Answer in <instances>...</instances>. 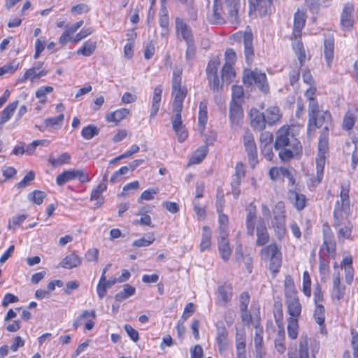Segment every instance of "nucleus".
Masks as SVG:
<instances>
[{"mask_svg":"<svg viewBox=\"0 0 358 358\" xmlns=\"http://www.w3.org/2000/svg\"><path fill=\"white\" fill-rule=\"evenodd\" d=\"M129 168L127 166H122L118 171H116L110 178V182L115 183L120 180V178L128 173Z\"/></svg>","mask_w":358,"mask_h":358,"instance_id":"nucleus-62","label":"nucleus"},{"mask_svg":"<svg viewBox=\"0 0 358 358\" xmlns=\"http://www.w3.org/2000/svg\"><path fill=\"white\" fill-rule=\"evenodd\" d=\"M357 119V110L355 108H350L346 112L343 120V129L346 131L351 130Z\"/></svg>","mask_w":358,"mask_h":358,"instance_id":"nucleus-25","label":"nucleus"},{"mask_svg":"<svg viewBox=\"0 0 358 358\" xmlns=\"http://www.w3.org/2000/svg\"><path fill=\"white\" fill-rule=\"evenodd\" d=\"M46 74V71H40L36 70L34 67L28 69L22 78L20 79L21 82H23L26 80H30L33 81L36 78H40L44 76Z\"/></svg>","mask_w":358,"mask_h":358,"instance_id":"nucleus-48","label":"nucleus"},{"mask_svg":"<svg viewBox=\"0 0 358 358\" xmlns=\"http://www.w3.org/2000/svg\"><path fill=\"white\" fill-rule=\"evenodd\" d=\"M212 233L210 228L207 226L203 227L202 238L200 244V250L201 252L208 249L211 245Z\"/></svg>","mask_w":358,"mask_h":358,"instance_id":"nucleus-41","label":"nucleus"},{"mask_svg":"<svg viewBox=\"0 0 358 358\" xmlns=\"http://www.w3.org/2000/svg\"><path fill=\"white\" fill-rule=\"evenodd\" d=\"M285 295L286 296L297 295L293 278L290 275H286L285 282Z\"/></svg>","mask_w":358,"mask_h":358,"instance_id":"nucleus-47","label":"nucleus"},{"mask_svg":"<svg viewBox=\"0 0 358 358\" xmlns=\"http://www.w3.org/2000/svg\"><path fill=\"white\" fill-rule=\"evenodd\" d=\"M320 348L318 341L313 338H308L306 334H302L299 341V358H316Z\"/></svg>","mask_w":358,"mask_h":358,"instance_id":"nucleus-6","label":"nucleus"},{"mask_svg":"<svg viewBox=\"0 0 358 358\" xmlns=\"http://www.w3.org/2000/svg\"><path fill=\"white\" fill-rule=\"evenodd\" d=\"M240 0H214L213 13L208 15V21L212 24H223L227 21L233 24L240 22Z\"/></svg>","mask_w":358,"mask_h":358,"instance_id":"nucleus-3","label":"nucleus"},{"mask_svg":"<svg viewBox=\"0 0 358 358\" xmlns=\"http://www.w3.org/2000/svg\"><path fill=\"white\" fill-rule=\"evenodd\" d=\"M218 248L222 259L224 261L229 260L231 255V249L229 246V241H218Z\"/></svg>","mask_w":358,"mask_h":358,"instance_id":"nucleus-46","label":"nucleus"},{"mask_svg":"<svg viewBox=\"0 0 358 358\" xmlns=\"http://www.w3.org/2000/svg\"><path fill=\"white\" fill-rule=\"evenodd\" d=\"M83 24V21L80 20L75 24L66 27L65 31L62 33L59 38V42L61 44H65L71 38V35L76 33Z\"/></svg>","mask_w":358,"mask_h":358,"instance_id":"nucleus-29","label":"nucleus"},{"mask_svg":"<svg viewBox=\"0 0 358 358\" xmlns=\"http://www.w3.org/2000/svg\"><path fill=\"white\" fill-rule=\"evenodd\" d=\"M81 257L77 255L75 252H73L66 256L62 259L59 265L63 268L71 269L75 267H78L81 264Z\"/></svg>","mask_w":358,"mask_h":358,"instance_id":"nucleus-27","label":"nucleus"},{"mask_svg":"<svg viewBox=\"0 0 358 358\" xmlns=\"http://www.w3.org/2000/svg\"><path fill=\"white\" fill-rule=\"evenodd\" d=\"M265 117L267 124L273 125L280 120L282 114L279 108L276 106H271L266 110Z\"/></svg>","mask_w":358,"mask_h":358,"instance_id":"nucleus-33","label":"nucleus"},{"mask_svg":"<svg viewBox=\"0 0 358 358\" xmlns=\"http://www.w3.org/2000/svg\"><path fill=\"white\" fill-rule=\"evenodd\" d=\"M107 188V184H105V182H101L99 184V185L96 187V189H93L91 194V200H102V192L105 191Z\"/></svg>","mask_w":358,"mask_h":358,"instance_id":"nucleus-57","label":"nucleus"},{"mask_svg":"<svg viewBox=\"0 0 358 358\" xmlns=\"http://www.w3.org/2000/svg\"><path fill=\"white\" fill-rule=\"evenodd\" d=\"M161 101H162V91H159L158 92H155L153 95L152 100V106H151V110H150V119H154L161 105Z\"/></svg>","mask_w":358,"mask_h":358,"instance_id":"nucleus-43","label":"nucleus"},{"mask_svg":"<svg viewBox=\"0 0 358 358\" xmlns=\"http://www.w3.org/2000/svg\"><path fill=\"white\" fill-rule=\"evenodd\" d=\"M135 292H136V289L134 287H133L129 284H126L124 286L123 290L121 291L120 292L117 293L115 296V299L117 301H122L125 300L126 299H127L128 297L133 296L135 294Z\"/></svg>","mask_w":358,"mask_h":358,"instance_id":"nucleus-45","label":"nucleus"},{"mask_svg":"<svg viewBox=\"0 0 358 358\" xmlns=\"http://www.w3.org/2000/svg\"><path fill=\"white\" fill-rule=\"evenodd\" d=\"M257 241L256 245L263 246L269 242L270 235L267 229L266 224L264 219L259 217L257 219V224L255 225Z\"/></svg>","mask_w":358,"mask_h":358,"instance_id":"nucleus-14","label":"nucleus"},{"mask_svg":"<svg viewBox=\"0 0 358 358\" xmlns=\"http://www.w3.org/2000/svg\"><path fill=\"white\" fill-rule=\"evenodd\" d=\"M255 329V336L254 339L255 348H263V329L262 327H259V322H257Z\"/></svg>","mask_w":358,"mask_h":358,"instance_id":"nucleus-58","label":"nucleus"},{"mask_svg":"<svg viewBox=\"0 0 358 358\" xmlns=\"http://www.w3.org/2000/svg\"><path fill=\"white\" fill-rule=\"evenodd\" d=\"M187 48L186 50V60L189 64H192L196 55V48L194 46V41H192L189 43H187Z\"/></svg>","mask_w":358,"mask_h":358,"instance_id":"nucleus-59","label":"nucleus"},{"mask_svg":"<svg viewBox=\"0 0 358 358\" xmlns=\"http://www.w3.org/2000/svg\"><path fill=\"white\" fill-rule=\"evenodd\" d=\"M99 132V129L96 126L90 124L83 129L81 135L85 139L90 140L98 135Z\"/></svg>","mask_w":358,"mask_h":358,"instance_id":"nucleus-50","label":"nucleus"},{"mask_svg":"<svg viewBox=\"0 0 358 358\" xmlns=\"http://www.w3.org/2000/svg\"><path fill=\"white\" fill-rule=\"evenodd\" d=\"M75 179L79 180L82 183L90 181V178L83 169H69L58 175L56 182L57 185L62 186L67 182Z\"/></svg>","mask_w":358,"mask_h":358,"instance_id":"nucleus-10","label":"nucleus"},{"mask_svg":"<svg viewBox=\"0 0 358 358\" xmlns=\"http://www.w3.org/2000/svg\"><path fill=\"white\" fill-rule=\"evenodd\" d=\"M243 143L248 153L250 164L254 167L257 163V150L252 134L246 131L243 136Z\"/></svg>","mask_w":358,"mask_h":358,"instance_id":"nucleus-12","label":"nucleus"},{"mask_svg":"<svg viewBox=\"0 0 358 358\" xmlns=\"http://www.w3.org/2000/svg\"><path fill=\"white\" fill-rule=\"evenodd\" d=\"M158 192V188L147 189L141 194L140 198L138 199V202H141L142 200H152L155 197V195H156Z\"/></svg>","mask_w":358,"mask_h":358,"instance_id":"nucleus-61","label":"nucleus"},{"mask_svg":"<svg viewBox=\"0 0 358 358\" xmlns=\"http://www.w3.org/2000/svg\"><path fill=\"white\" fill-rule=\"evenodd\" d=\"M96 42L92 40L85 41L83 45L77 50L78 55H82L85 57H90L95 51Z\"/></svg>","mask_w":358,"mask_h":358,"instance_id":"nucleus-38","label":"nucleus"},{"mask_svg":"<svg viewBox=\"0 0 358 358\" xmlns=\"http://www.w3.org/2000/svg\"><path fill=\"white\" fill-rule=\"evenodd\" d=\"M285 213L284 204L281 202L277 203L273 210L274 216L271 224L279 241H281L286 234Z\"/></svg>","mask_w":358,"mask_h":358,"instance_id":"nucleus-8","label":"nucleus"},{"mask_svg":"<svg viewBox=\"0 0 358 358\" xmlns=\"http://www.w3.org/2000/svg\"><path fill=\"white\" fill-rule=\"evenodd\" d=\"M349 191V185H341V200L336 201L334 210L333 226L335 227L350 222L348 219L350 210Z\"/></svg>","mask_w":358,"mask_h":358,"instance_id":"nucleus-4","label":"nucleus"},{"mask_svg":"<svg viewBox=\"0 0 358 358\" xmlns=\"http://www.w3.org/2000/svg\"><path fill=\"white\" fill-rule=\"evenodd\" d=\"M299 127L283 125L275 134L274 146L279 151L280 158L287 162L302 152V145L298 138Z\"/></svg>","mask_w":358,"mask_h":358,"instance_id":"nucleus-1","label":"nucleus"},{"mask_svg":"<svg viewBox=\"0 0 358 358\" xmlns=\"http://www.w3.org/2000/svg\"><path fill=\"white\" fill-rule=\"evenodd\" d=\"M207 101L203 100L199 103V129L203 132L208 120Z\"/></svg>","mask_w":358,"mask_h":358,"instance_id":"nucleus-32","label":"nucleus"},{"mask_svg":"<svg viewBox=\"0 0 358 358\" xmlns=\"http://www.w3.org/2000/svg\"><path fill=\"white\" fill-rule=\"evenodd\" d=\"M71 156L66 152L60 155L57 159H55L52 157H50L49 158V162L53 166H57L64 164H69Z\"/></svg>","mask_w":358,"mask_h":358,"instance_id":"nucleus-51","label":"nucleus"},{"mask_svg":"<svg viewBox=\"0 0 358 358\" xmlns=\"http://www.w3.org/2000/svg\"><path fill=\"white\" fill-rule=\"evenodd\" d=\"M288 199L298 210H303L306 206V196L296 189H289Z\"/></svg>","mask_w":358,"mask_h":358,"instance_id":"nucleus-19","label":"nucleus"},{"mask_svg":"<svg viewBox=\"0 0 358 358\" xmlns=\"http://www.w3.org/2000/svg\"><path fill=\"white\" fill-rule=\"evenodd\" d=\"M26 215H20L13 217L11 220H9L8 228L13 229L15 230L17 227L20 226V224L26 220Z\"/></svg>","mask_w":358,"mask_h":358,"instance_id":"nucleus-60","label":"nucleus"},{"mask_svg":"<svg viewBox=\"0 0 358 358\" xmlns=\"http://www.w3.org/2000/svg\"><path fill=\"white\" fill-rule=\"evenodd\" d=\"M242 80L247 87L255 86L259 90H268V88L266 74L257 69L254 70L245 69L243 73Z\"/></svg>","mask_w":358,"mask_h":358,"instance_id":"nucleus-7","label":"nucleus"},{"mask_svg":"<svg viewBox=\"0 0 358 358\" xmlns=\"http://www.w3.org/2000/svg\"><path fill=\"white\" fill-rule=\"evenodd\" d=\"M275 348L278 353L282 355L286 351L285 331L280 327L277 336L275 338Z\"/></svg>","mask_w":358,"mask_h":358,"instance_id":"nucleus-39","label":"nucleus"},{"mask_svg":"<svg viewBox=\"0 0 358 358\" xmlns=\"http://www.w3.org/2000/svg\"><path fill=\"white\" fill-rule=\"evenodd\" d=\"M329 149L328 143L322 141L318 143V152L316 158V178L317 182H320L323 178L325 165L326 153Z\"/></svg>","mask_w":358,"mask_h":358,"instance_id":"nucleus-13","label":"nucleus"},{"mask_svg":"<svg viewBox=\"0 0 358 358\" xmlns=\"http://www.w3.org/2000/svg\"><path fill=\"white\" fill-rule=\"evenodd\" d=\"M259 217L256 215V209L250 208L246 216V229L247 234L252 236L255 231V225L257 224V219Z\"/></svg>","mask_w":358,"mask_h":358,"instance_id":"nucleus-30","label":"nucleus"},{"mask_svg":"<svg viewBox=\"0 0 358 358\" xmlns=\"http://www.w3.org/2000/svg\"><path fill=\"white\" fill-rule=\"evenodd\" d=\"M243 109L241 107V104L230 103V110H229V117L231 122V124H239L240 121L243 117Z\"/></svg>","mask_w":358,"mask_h":358,"instance_id":"nucleus-28","label":"nucleus"},{"mask_svg":"<svg viewBox=\"0 0 358 358\" xmlns=\"http://www.w3.org/2000/svg\"><path fill=\"white\" fill-rule=\"evenodd\" d=\"M334 56V40L332 37L325 38L324 42V57L328 67H331Z\"/></svg>","mask_w":358,"mask_h":358,"instance_id":"nucleus-22","label":"nucleus"},{"mask_svg":"<svg viewBox=\"0 0 358 358\" xmlns=\"http://www.w3.org/2000/svg\"><path fill=\"white\" fill-rule=\"evenodd\" d=\"M187 91H173L172 96L173 97V111L181 113L182 108V101L186 96Z\"/></svg>","mask_w":358,"mask_h":358,"instance_id":"nucleus-35","label":"nucleus"},{"mask_svg":"<svg viewBox=\"0 0 358 358\" xmlns=\"http://www.w3.org/2000/svg\"><path fill=\"white\" fill-rule=\"evenodd\" d=\"M341 228L338 229L339 237L343 238H348L351 236L352 224L351 222H348L340 226Z\"/></svg>","mask_w":358,"mask_h":358,"instance_id":"nucleus-56","label":"nucleus"},{"mask_svg":"<svg viewBox=\"0 0 358 358\" xmlns=\"http://www.w3.org/2000/svg\"><path fill=\"white\" fill-rule=\"evenodd\" d=\"M251 117V124L252 127L258 131H262L266 127V117L265 115L262 113H260L257 110H251L250 112Z\"/></svg>","mask_w":358,"mask_h":358,"instance_id":"nucleus-23","label":"nucleus"},{"mask_svg":"<svg viewBox=\"0 0 358 358\" xmlns=\"http://www.w3.org/2000/svg\"><path fill=\"white\" fill-rule=\"evenodd\" d=\"M287 322L288 336L291 339H296L298 336V319L296 317H289Z\"/></svg>","mask_w":358,"mask_h":358,"instance_id":"nucleus-44","label":"nucleus"},{"mask_svg":"<svg viewBox=\"0 0 358 358\" xmlns=\"http://www.w3.org/2000/svg\"><path fill=\"white\" fill-rule=\"evenodd\" d=\"M286 304L287 306L289 317H298L301 315V305L297 295L286 296Z\"/></svg>","mask_w":358,"mask_h":358,"instance_id":"nucleus-18","label":"nucleus"},{"mask_svg":"<svg viewBox=\"0 0 358 358\" xmlns=\"http://www.w3.org/2000/svg\"><path fill=\"white\" fill-rule=\"evenodd\" d=\"M338 266L335 265V271L333 273V287L331 290V296L333 299H336L337 301L342 299L345 293V285H341L340 279V273L338 270Z\"/></svg>","mask_w":358,"mask_h":358,"instance_id":"nucleus-15","label":"nucleus"},{"mask_svg":"<svg viewBox=\"0 0 358 358\" xmlns=\"http://www.w3.org/2000/svg\"><path fill=\"white\" fill-rule=\"evenodd\" d=\"M216 342L220 352L225 350L229 345L228 331L224 327L217 328Z\"/></svg>","mask_w":358,"mask_h":358,"instance_id":"nucleus-26","label":"nucleus"},{"mask_svg":"<svg viewBox=\"0 0 358 358\" xmlns=\"http://www.w3.org/2000/svg\"><path fill=\"white\" fill-rule=\"evenodd\" d=\"M351 334L353 358H358V332L355 329H351Z\"/></svg>","mask_w":358,"mask_h":358,"instance_id":"nucleus-64","label":"nucleus"},{"mask_svg":"<svg viewBox=\"0 0 358 358\" xmlns=\"http://www.w3.org/2000/svg\"><path fill=\"white\" fill-rule=\"evenodd\" d=\"M175 29L177 37L184 40L186 43H189L194 40L192 30L189 24L181 17L175 19Z\"/></svg>","mask_w":358,"mask_h":358,"instance_id":"nucleus-11","label":"nucleus"},{"mask_svg":"<svg viewBox=\"0 0 358 358\" xmlns=\"http://www.w3.org/2000/svg\"><path fill=\"white\" fill-rule=\"evenodd\" d=\"M46 194L43 191L35 190L33 192L30 193L28 196L29 200L32 201L34 203L40 205L43 203L44 198L45 197Z\"/></svg>","mask_w":358,"mask_h":358,"instance_id":"nucleus-55","label":"nucleus"},{"mask_svg":"<svg viewBox=\"0 0 358 358\" xmlns=\"http://www.w3.org/2000/svg\"><path fill=\"white\" fill-rule=\"evenodd\" d=\"M18 67L19 62L16 60H13L0 67V76L5 74H13L17 70Z\"/></svg>","mask_w":358,"mask_h":358,"instance_id":"nucleus-49","label":"nucleus"},{"mask_svg":"<svg viewBox=\"0 0 358 358\" xmlns=\"http://www.w3.org/2000/svg\"><path fill=\"white\" fill-rule=\"evenodd\" d=\"M262 258L270 262L269 269L273 276L275 277L282 265V254L276 243H271L262 249Z\"/></svg>","mask_w":358,"mask_h":358,"instance_id":"nucleus-5","label":"nucleus"},{"mask_svg":"<svg viewBox=\"0 0 358 358\" xmlns=\"http://www.w3.org/2000/svg\"><path fill=\"white\" fill-rule=\"evenodd\" d=\"M325 310L323 305L315 306V309L314 311V318L315 322L319 325H322L324 322L325 319Z\"/></svg>","mask_w":358,"mask_h":358,"instance_id":"nucleus-53","label":"nucleus"},{"mask_svg":"<svg viewBox=\"0 0 358 358\" xmlns=\"http://www.w3.org/2000/svg\"><path fill=\"white\" fill-rule=\"evenodd\" d=\"M34 173L32 171H30L27 173L24 178L16 185L17 187L19 189L24 188L30 182L34 180Z\"/></svg>","mask_w":358,"mask_h":358,"instance_id":"nucleus-63","label":"nucleus"},{"mask_svg":"<svg viewBox=\"0 0 358 358\" xmlns=\"http://www.w3.org/2000/svg\"><path fill=\"white\" fill-rule=\"evenodd\" d=\"M208 152V148H207V145L199 147L190 157L188 164L191 165L201 163L206 157Z\"/></svg>","mask_w":358,"mask_h":358,"instance_id":"nucleus-34","label":"nucleus"},{"mask_svg":"<svg viewBox=\"0 0 358 358\" xmlns=\"http://www.w3.org/2000/svg\"><path fill=\"white\" fill-rule=\"evenodd\" d=\"M221 61L219 57L215 56L210 59L206 67V74L208 83L212 90H220L224 88L222 85L221 80L217 76V70L220 67Z\"/></svg>","mask_w":358,"mask_h":358,"instance_id":"nucleus-9","label":"nucleus"},{"mask_svg":"<svg viewBox=\"0 0 358 358\" xmlns=\"http://www.w3.org/2000/svg\"><path fill=\"white\" fill-rule=\"evenodd\" d=\"M250 12L258 11L259 14L265 15L269 10L273 0H248Z\"/></svg>","mask_w":358,"mask_h":358,"instance_id":"nucleus-20","label":"nucleus"},{"mask_svg":"<svg viewBox=\"0 0 358 358\" xmlns=\"http://www.w3.org/2000/svg\"><path fill=\"white\" fill-rule=\"evenodd\" d=\"M135 37L136 34H133L132 36L128 38L127 42L124 47V55L127 59H131L133 57Z\"/></svg>","mask_w":358,"mask_h":358,"instance_id":"nucleus-52","label":"nucleus"},{"mask_svg":"<svg viewBox=\"0 0 358 358\" xmlns=\"http://www.w3.org/2000/svg\"><path fill=\"white\" fill-rule=\"evenodd\" d=\"M155 241L153 233H148L140 239L136 240L132 243V246L135 248L147 247L150 245Z\"/></svg>","mask_w":358,"mask_h":358,"instance_id":"nucleus-42","label":"nucleus"},{"mask_svg":"<svg viewBox=\"0 0 358 358\" xmlns=\"http://www.w3.org/2000/svg\"><path fill=\"white\" fill-rule=\"evenodd\" d=\"M93 31L94 29L92 27L83 28L79 33H78L74 37H71L69 41L73 43H76L87 36H90L93 33Z\"/></svg>","mask_w":358,"mask_h":358,"instance_id":"nucleus-54","label":"nucleus"},{"mask_svg":"<svg viewBox=\"0 0 358 358\" xmlns=\"http://www.w3.org/2000/svg\"><path fill=\"white\" fill-rule=\"evenodd\" d=\"M18 101H15L9 103L1 112L0 117V124H4L10 120L14 111L17 108Z\"/></svg>","mask_w":358,"mask_h":358,"instance_id":"nucleus-40","label":"nucleus"},{"mask_svg":"<svg viewBox=\"0 0 358 358\" xmlns=\"http://www.w3.org/2000/svg\"><path fill=\"white\" fill-rule=\"evenodd\" d=\"M301 36H299L295 37V41L292 43V46L296 55H297L300 65L303 66L306 61V52L303 43L301 41V40L298 39Z\"/></svg>","mask_w":358,"mask_h":358,"instance_id":"nucleus-36","label":"nucleus"},{"mask_svg":"<svg viewBox=\"0 0 358 358\" xmlns=\"http://www.w3.org/2000/svg\"><path fill=\"white\" fill-rule=\"evenodd\" d=\"M129 113V110L127 108H121L116 110L113 113H108L106 118L108 122H120L122 120L126 117Z\"/></svg>","mask_w":358,"mask_h":358,"instance_id":"nucleus-37","label":"nucleus"},{"mask_svg":"<svg viewBox=\"0 0 358 358\" xmlns=\"http://www.w3.org/2000/svg\"><path fill=\"white\" fill-rule=\"evenodd\" d=\"M354 6L348 3L344 6L341 16V24L344 30H350L353 24Z\"/></svg>","mask_w":358,"mask_h":358,"instance_id":"nucleus-17","label":"nucleus"},{"mask_svg":"<svg viewBox=\"0 0 358 358\" xmlns=\"http://www.w3.org/2000/svg\"><path fill=\"white\" fill-rule=\"evenodd\" d=\"M315 91H306V96L309 99L308 136L311 137L317 128L323 127L319 142L328 143L329 130L332 125L331 115L326 110L321 113L317 101L313 97Z\"/></svg>","mask_w":358,"mask_h":358,"instance_id":"nucleus-2","label":"nucleus"},{"mask_svg":"<svg viewBox=\"0 0 358 358\" xmlns=\"http://www.w3.org/2000/svg\"><path fill=\"white\" fill-rule=\"evenodd\" d=\"M221 83L224 86V87H227L224 84H229L234 81L236 78V72L233 67V66L229 65H224L221 71Z\"/></svg>","mask_w":358,"mask_h":358,"instance_id":"nucleus-31","label":"nucleus"},{"mask_svg":"<svg viewBox=\"0 0 358 358\" xmlns=\"http://www.w3.org/2000/svg\"><path fill=\"white\" fill-rule=\"evenodd\" d=\"M217 300L221 306H225L231 300L232 287L229 284H224L218 287Z\"/></svg>","mask_w":358,"mask_h":358,"instance_id":"nucleus-21","label":"nucleus"},{"mask_svg":"<svg viewBox=\"0 0 358 358\" xmlns=\"http://www.w3.org/2000/svg\"><path fill=\"white\" fill-rule=\"evenodd\" d=\"M243 44H244V54L245 61L248 65H250L254 59V48H253V35L251 31H246L243 34Z\"/></svg>","mask_w":358,"mask_h":358,"instance_id":"nucleus-16","label":"nucleus"},{"mask_svg":"<svg viewBox=\"0 0 358 358\" xmlns=\"http://www.w3.org/2000/svg\"><path fill=\"white\" fill-rule=\"evenodd\" d=\"M306 23V15L303 12L298 10L294 17V29L293 35L294 37L301 36V32L303 29Z\"/></svg>","mask_w":358,"mask_h":358,"instance_id":"nucleus-24","label":"nucleus"}]
</instances>
